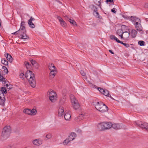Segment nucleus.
<instances>
[{
    "instance_id": "f257e3e1",
    "label": "nucleus",
    "mask_w": 148,
    "mask_h": 148,
    "mask_svg": "<svg viewBox=\"0 0 148 148\" xmlns=\"http://www.w3.org/2000/svg\"><path fill=\"white\" fill-rule=\"evenodd\" d=\"M25 22L22 21L19 29L17 31L12 33V34L16 35L19 34L18 37L21 39H26L29 38V37L27 35L26 30L25 27Z\"/></svg>"
},
{
    "instance_id": "f03ea898",
    "label": "nucleus",
    "mask_w": 148,
    "mask_h": 148,
    "mask_svg": "<svg viewBox=\"0 0 148 148\" xmlns=\"http://www.w3.org/2000/svg\"><path fill=\"white\" fill-rule=\"evenodd\" d=\"M25 76L27 79H29V82L31 86L35 88L36 83L34 73L31 71L28 70L26 71Z\"/></svg>"
},
{
    "instance_id": "7ed1b4c3",
    "label": "nucleus",
    "mask_w": 148,
    "mask_h": 148,
    "mask_svg": "<svg viewBox=\"0 0 148 148\" xmlns=\"http://www.w3.org/2000/svg\"><path fill=\"white\" fill-rule=\"evenodd\" d=\"M11 132V129L10 126H6L3 129L1 137L2 139L5 140L9 136Z\"/></svg>"
},
{
    "instance_id": "20e7f679",
    "label": "nucleus",
    "mask_w": 148,
    "mask_h": 148,
    "mask_svg": "<svg viewBox=\"0 0 148 148\" xmlns=\"http://www.w3.org/2000/svg\"><path fill=\"white\" fill-rule=\"evenodd\" d=\"M70 98L74 108L75 110L79 108L80 107V105L75 96L73 95H70Z\"/></svg>"
},
{
    "instance_id": "39448f33",
    "label": "nucleus",
    "mask_w": 148,
    "mask_h": 148,
    "mask_svg": "<svg viewBox=\"0 0 148 148\" xmlns=\"http://www.w3.org/2000/svg\"><path fill=\"white\" fill-rule=\"evenodd\" d=\"M48 92L49 94L48 95H49V99L53 102L56 98V94L55 92L51 89L49 90Z\"/></svg>"
},
{
    "instance_id": "423d86ee",
    "label": "nucleus",
    "mask_w": 148,
    "mask_h": 148,
    "mask_svg": "<svg viewBox=\"0 0 148 148\" xmlns=\"http://www.w3.org/2000/svg\"><path fill=\"white\" fill-rule=\"evenodd\" d=\"M141 122H135V123L139 126L140 127L142 128L145 129L147 131H148V123L145 122L143 123H141Z\"/></svg>"
},
{
    "instance_id": "0eeeda50",
    "label": "nucleus",
    "mask_w": 148,
    "mask_h": 148,
    "mask_svg": "<svg viewBox=\"0 0 148 148\" xmlns=\"http://www.w3.org/2000/svg\"><path fill=\"white\" fill-rule=\"evenodd\" d=\"M64 117L66 120L69 121L70 120L71 117V114L70 111L69 110L65 111Z\"/></svg>"
},
{
    "instance_id": "6e6552de",
    "label": "nucleus",
    "mask_w": 148,
    "mask_h": 148,
    "mask_svg": "<svg viewBox=\"0 0 148 148\" xmlns=\"http://www.w3.org/2000/svg\"><path fill=\"white\" fill-rule=\"evenodd\" d=\"M64 16L65 18V19L69 21L72 25L73 26H77L76 22L75 21L73 20V19L71 18L70 17H69V16L66 15L65 16L64 15Z\"/></svg>"
},
{
    "instance_id": "1a4fd4ad",
    "label": "nucleus",
    "mask_w": 148,
    "mask_h": 148,
    "mask_svg": "<svg viewBox=\"0 0 148 148\" xmlns=\"http://www.w3.org/2000/svg\"><path fill=\"white\" fill-rule=\"evenodd\" d=\"M127 27L125 25H122L121 26V29H119L117 32V34L119 36L121 34H123L124 32L123 31L124 30V29L126 30L127 29Z\"/></svg>"
},
{
    "instance_id": "9d476101",
    "label": "nucleus",
    "mask_w": 148,
    "mask_h": 148,
    "mask_svg": "<svg viewBox=\"0 0 148 148\" xmlns=\"http://www.w3.org/2000/svg\"><path fill=\"white\" fill-rule=\"evenodd\" d=\"M93 104L95 106V107L97 110H99L101 108V107L103 105H105V104L102 102H97L96 103H95L94 102H93Z\"/></svg>"
},
{
    "instance_id": "9b49d317",
    "label": "nucleus",
    "mask_w": 148,
    "mask_h": 148,
    "mask_svg": "<svg viewBox=\"0 0 148 148\" xmlns=\"http://www.w3.org/2000/svg\"><path fill=\"white\" fill-rule=\"evenodd\" d=\"M34 18L32 16L30 18V19L28 21V23L29 27L32 28H34L35 27V25L32 23V21L35 20Z\"/></svg>"
},
{
    "instance_id": "f8f14e48",
    "label": "nucleus",
    "mask_w": 148,
    "mask_h": 148,
    "mask_svg": "<svg viewBox=\"0 0 148 148\" xmlns=\"http://www.w3.org/2000/svg\"><path fill=\"white\" fill-rule=\"evenodd\" d=\"M130 35V32L127 31H124L123 33L124 40H129Z\"/></svg>"
},
{
    "instance_id": "ddd939ff",
    "label": "nucleus",
    "mask_w": 148,
    "mask_h": 148,
    "mask_svg": "<svg viewBox=\"0 0 148 148\" xmlns=\"http://www.w3.org/2000/svg\"><path fill=\"white\" fill-rule=\"evenodd\" d=\"M101 108L99 111L101 113L105 112L108 110V107L105 104L101 106Z\"/></svg>"
},
{
    "instance_id": "4468645a",
    "label": "nucleus",
    "mask_w": 148,
    "mask_h": 148,
    "mask_svg": "<svg viewBox=\"0 0 148 148\" xmlns=\"http://www.w3.org/2000/svg\"><path fill=\"white\" fill-rule=\"evenodd\" d=\"M42 142L41 140L39 139H37L33 141V143L35 145H39L42 144Z\"/></svg>"
},
{
    "instance_id": "2eb2a0df",
    "label": "nucleus",
    "mask_w": 148,
    "mask_h": 148,
    "mask_svg": "<svg viewBox=\"0 0 148 148\" xmlns=\"http://www.w3.org/2000/svg\"><path fill=\"white\" fill-rule=\"evenodd\" d=\"M76 137V134L74 132H72L70 136H69L68 138L70 141L73 140L75 139V137Z\"/></svg>"
},
{
    "instance_id": "dca6fc26",
    "label": "nucleus",
    "mask_w": 148,
    "mask_h": 148,
    "mask_svg": "<svg viewBox=\"0 0 148 148\" xmlns=\"http://www.w3.org/2000/svg\"><path fill=\"white\" fill-rule=\"evenodd\" d=\"M105 130L111 128L112 124L110 122H104Z\"/></svg>"
},
{
    "instance_id": "f3484780",
    "label": "nucleus",
    "mask_w": 148,
    "mask_h": 148,
    "mask_svg": "<svg viewBox=\"0 0 148 148\" xmlns=\"http://www.w3.org/2000/svg\"><path fill=\"white\" fill-rule=\"evenodd\" d=\"M97 127L99 131L104 130H105V127H104V123H102L100 124H99L97 126Z\"/></svg>"
},
{
    "instance_id": "a211bd4d",
    "label": "nucleus",
    "mask_w": 148,
    "mask_h": 148,
    "mask_svg": "<svg viewBox=\"0 0 148 148\" xmlns=\"http://www.w3.org/2000/svg\"><path fill=\"white\" fill-rule=\"evenodd\" d=\"M131 18H132V19L134 18L136 19V20L134 22L135 23L134 24L135 25H139V23H140V24L141 23V21L140 19L136 16H131Z\"/></svg>"
},
{
    "instance_id": "6ab92c4d",
    "label": "nucleus",
    "mask_w": 148,
    "mask_h": 148,
    "mask_svg": "<svg viewBox=\"0 0 148 148\" xmlns=\"http://www.w3.org/2000/svg\"><path fill=\"white\" fill-rule=\"evenodd\" d=\"M135 27L136 29L137 30L140 32L142 31L141 32V34H143V32L142 31V27L141 26V24L140 23H139V25H135Z\"/></svg>"
},
{
    "instance_id": "aec40b11",
    "label": "nucleus",
    "mask_w": 148,
    "mask_h": 148,
    "mask_svg": "<svg viewBox=\"0 0 148 148\" xmlns=\"http://www.w3.org/2000/svg\"><path fill=\"white\" fill-rule=\"evenodd\" d=\"M64 112V108L62 107L59 108L58 110V115L59 116H61L63 115V113Z\"/></svg>"
},
{
    "instance_id": "412c9836",
    "label": "nucleus",
    "mask_w": 148,
    "mask_h": 148,
    "mask_svg": "<svg viewBox=\"0 0 148 148\" xmlns=\"http://www.w3.org/2000/svg\"><path fill=\"white\" fill-rule=\"evenodd\" d=\"M129 32L130 33H131L132 37V38H135L137 34V31L135 29H132L130 32Z\"/></svg>"
},
{
    "instance_id": "4be33fe9",
    "label": "nucleus",
    "mask_w": 148,
    "mask_h": 148,
    "mask_svg": "<svg viewBox=\"0 0 148 148\" xmlns=\"http://www.w3.org/2000/svg\"><path fill=\"white\" fill-rule=\"evenodd\" d=\"M6 59L9 62H12V61L13 58L12 56L9 54L7 53L6 54Z\"/></svg>"
},
{
    "instance_id": "5701e85b",
    "label": "nucleus",
    "mask_w": 148,
    "mask_h": 148,
    "mask_svg": "<svg viewBox=\"0 0 148 148\" xmlns=\"http://www.w3.org/2000/svg\"><path fill=\"white\" fill-rule=\"evenodd\" d=\"M111 127L115 130H118L121 129V126L119 124H112Z\"/></svg>"
},
{
    "instance_id": "b1692460",
    "label": "nucleus",
    "mask_w": 148,
    "mask_h": 148,
    "mask_svg": "<svg viewBox=\"0 0 148 148\" xmlns=\"http://www.w3.org/2000/svg\"><path fill=\"white\" fill-rule=\"evenodd\" d=\"M48 66L50 70H52V69L56 70L54 65L52 63H49Z\"/></svg>"
},
{
    "instance_id": "393cba45",
    "label": "nucleus",
    "mask_w": 148,
    "mask_h": 148,
    "mask_svg": "<svg viewBox=\"0 0 148 148\" xmlns=\"http://www.w3.org/2000/svg\"><path fill=\"white\" fill-rule=\"evenodd\" d=\"M105 92H103V94L105 95L106 96L108 97H110L112 99H113V98L109 94V91L106 90H105Z\"/></svg>"
},
{
    "instance_id": "a878e982",
    "label": "nucleus",
    "mask_w": 148,
    "mask_h": 148,
    "mask_svg": "<svg viewBox=\"0 0 148 148\" xmlns=\"http://www.w3.org/2000/svg\"><path fill=\"white\" fill-rule=\"evenodd\" d=\"M84 115L83 114H80L78 116L75 118V119L80 121L82 120L84 118Z\"/></svg>"
},
{
    "instance_id": "bb28decb",
    "label": "nucleus",
    "mask_w": 148,
    "mask_h": 148,
    "mask_svg": "<svg viewBox=\"0 0 148 148\" xmlns=\"http://www.w3.org/2000/svg\"><path fill=\"white\" fill-rule=\"evenodd\" d=\"M94 15L97 18L101 19L102 18L101 16H100L98 11H96L95 12H93Z\"/></svg>"
},
{
    "instance_id": "cd10ccee",
    "label": "nucleus",
    "mask_w": 148,
    "mask_h": 148,
    "mask_svg": "<svg viewBox=\"0 0 148 148\" xmlns=\"http://www.w3.org/2000/svg\"><path fill=\"white\" fill-rule=\"evenodd\" d=\"M51 72L49 73L50 75L52 77V78H53L55 75L56 73H54L56 72V70L52 69V70H50Z\"/></svg>"
},
{
    "instance_id": "c85d7f7f",
    "label": "nucleus",
    "mask_w": 148,
    "mask_h": 148,
    "mask_svg": "<svg viewBox=\"0 0 148 148\" xmlns=\"http://www.w3.org/2000/svg\"><path fill=\"white\" fill-rule=\"evenodd\" d=\"M1 62L5 65H8V62L5 58H3L2 59Z\"/></svg>"
},
{
    "instance_id": "c756f323",
    "label": "nucleus",
    "mask_w": 148,
    "mask_h": 148,
    "mask_svg": "<svg viewBox=\"0 0 148 148\" xmlns=\"http://www.w3.org/2000/svg\"><path fill=\"white\" fill-rule=\"evenodd\" d=\"M30 112L31 110L30 109L27 108L23 110V112L24 113L29 115H30Z\"/></svg>"
},
{
    "instance_id": "7c9ffc66",
    "label": "nucleus",
    "mask_w": 148,
    "mask_h": 148,
    "mask_svg": "<svg viewBox=\"0 0 148 148\" xmlns=\"http://www.w3.org/2000/svg\"><path fill=\"white\" fill-rule=\"evenodd\" d=\"M110 38L112 40H115L116 42L118 43L119 42H120V40H119L115 36L112 35L110 36Z\"/></svg>"
},
{
    "instance_id": "2f4dec72",
    "label": "nucleus",
    "mask_w": 148,
    "mask_h": 148,
    "mask_svg": "<svg viewBox=\"0 0 148 148\" xmlns=\"http://www.w3.org/2000/svg\"><path fill=\"white\" fill-rule=\"evenodd\" d=\"M5 98H3V97H0V105L4 106V102Z\"/></svg>"
},
{
    "instance_id": "473e14b6",
    "label": "nucleus",
    "mask_w": 148,
    "mask_h": 148,
    "mask_svg": "<svg viewBox=\"0 0 148 148\" xmlns=\"http://www.w3.org/2000/svg\"><path fill=\"white\" fill-rule=\"evenodd\" d=\"M6 79L4 78L3 76L0 75V81H2L4 82V84H5L6 82Z\"/></svg>"
},
{
    "instance_id": "72a5a7b5",
    "label": "nucleus",
    "mask_w": 148,
    "mask_h": 148,
    "mask_svg": "<svg viewBox=\"0 0 148 148\" xmlns=\"http://www.w3.org/2000/svg\"><path fill=\"white\" fill-rule=\"evenodd\" d=\"M61 25L63 27L66 28L67 27V24L63 20L60 22Z\"/></svg>"
},
{
    "instance_id": "f704fd0d",
    "label": "nucleus",
    "mask_w": 148,
    "mask_h": 148,
    "mask_svg": "<svg viewBox=\"0 0 148 148\" xmlns=\"http://www.w3.org/2000/svg\"><path fill=\"white\" fill-rule=\"evenodd\" d=\"M80 73L81 74V75L84 77V79H86L87 80V77L86 76V73L84 71H83L82 70L81 71H80Z\"/></svg>"
},
{
    "instance_id": "c9c22d12",
    "label": "nucleus",
    "mask_w": 148,
    "mask_h": 148,
    "mask_svg": "<svg viewBox=\"0 0 148 148\" xmlns=\"http://www.w3.org/2000/svg\"><path fill=\"white\" fill-rule=\"evenodd\" d=\"M91 8L92 10H93V12H95L96 11H98V8L93 5H92V6Z\"/></svg>"
},
{
    "instance_id": "e433bc0d",
    "label": "nucleus",
    "mask_w": 148,
    "mask_h": 148,
    "mask_svg": "<svg viewBox=\"0 0 148 148\" xmlns=\"http://www.w3.org/2000/svg\"><path fill=\"white\" fill-rule=\"evenodd\" d=\"M1 90L2 91V93L4 94V93L5 94L7 93V90L5 88L2 87L0 88Z\"/></svg>"
},
{
    "instance_id": "4c0bfd02",
    "label": "nucleus",
    "mask_w": 148,
    "mask_h": 148,
    "mask_svg": "<svg viewBox=\"0 0 148 148\" xmlns=\"http://www.w3.org/2000/svg\"><path fill=\"white\" fill-rule=\"evenodd\" d=\"M30 115H35L37 113L36 110L34 109H33L32 110H31Z\"/></svg>"
},
{
    "instance_id": "58836bf2",
    "label": "nucleus",
    "mask_w": 148,
    "mask_h": 148,
    "mask_svg": "<svg viewBox=\"0 0 148 148\" xmlns=\"http://www.w3.org/2000/svg\"><path fill=\"white\" fill-rule=\"evenodd\" d=\"M2 69H3V71H4V73H8V71L7 67L4 66H2Z\"/></svg>"
},
{
    "instance_id": "ea45409f",
    "label": "nucleus",
    "mask_w": 148,
    "mask_h": 148,
    "mask_svg": "<svg viewBox=\"0 0 148 148\" xmlns=\"http://www.w3.org/2000/svg\"><path fill=\"white\" fill-rule=\"evenodd\" d=\"M24 64L27 69H28L29 67L31 66V65L29 64V62L27 61H25Z\"/></svg>"
},
{
    "instance_id": "a19ab883",
    "label": "nucleus",
    "mask_w": 148,
    "mask_h": 148,
    "mask_svg": "<svg viewBox=\"0 0 148 148\" xmlns=\"http://www.w3.org/2000/svg\"><path fill=\"white\" fill-rule=\"evenodd\" d=\"M145 43V42L142 40H140L138 42V44L141 46L144 45Z\"/></svg>"
},
{
    "instance_id": "79ce46f5",
    "label": "nucleus",
    "mask_w": 148,
    "mask_h": 148,
    "mask_svg": "<svg viewBox=\"0 0 148 148\" xmlns=\"http://www.w3.org/2000/svg\"><path fill=\"white\" fill-rule=\"evenodd\" d=\"M70 142V141L68 139V138L66 139L63 142V144L64 145H66L69 142Z\"/></svg>"
},
{
    "instance_id": "37998d69",
    "label": "nucleus",
    "mask_w": 148,
    "mask_h": 148,
    "mask_svg": "<svg viewBox=\"0 0 148 148\" xmlns=\"http://www.w3.org/2000/svg\"><path fill=\"white\" fill-rule=\"evenodd\" d=\"M98 90L102 94H103V92H105V90L103 89V88H101L98 87Z\"/></svg>"
},
{
    "instance_id": "c03bdc74",
    "label": "nucleus",
    "mask_w": 148,
    "mask_h": 148,
    "mask_svg": "<svg viewBox=\"0 0 148 148\" xmlns=\"http://www.w3.org/2000/svg\"><path fill=\"white\" fill-rule=\"evenodd\" d=\"M52 136V135L51 134H48L46 135V137L47 138L49 139Z\"/></svg>"
},
{
    "instance_id": "a18cd8bd",
    "label": "nucleus",
    "mask_w": 148,
    "mask_h": 148,
    "mask_svg": "<svg viewBox=\"0 0 148 148\" xmlns=\"http://www.w3.org/2000/svg\"><path fill=\"white\" fill-rule=\"evenodd\" d=\"M0 97H3V98H5L4 94L2 93V91L0 90Z\"/></svg>"
},
{
    "instance_id": "49530a36",
    "label": "nucleus",
    "mask_w": 148,
    "mask_h": 148,
    "mask_svg": "<svg viewBox=\"0 0 148 148\" xmlns=\"http://www.w3.org/2000/svg\"><path fill=\"white\" fill-rule=\"evenodd\" d=\"M33 66L36 69H38L39 67V65L38 64L37 62L36 63H35V64L33 65Z\"/></svg>"
},
{
    "instance_id": "de8ad7c7",
    "label": "nucleus",
    "mask_w": 148,
    "mask_h": 148,
    "mask_svg": "<svg viewBox=\"0 0 148 148\" xmlns=\"http://www.w3.org/2000/svg\"><path fill=\"white\" fill-rule=\"evenodd\" d=\"M31 62L33 66L35 64V63H37V62L36 61L33 60H31Z\"/></svg>"
},
{
    "instance_id": "09e8293b",
    "label": "nucleus",
    "mask_w": 148,
    "mask_h": 148,
    "mask_svg": "<svg viewBox=\"0 0 148 148\" xmlns=\"http://www.w3.org/2000/svg\"><path fill=\"white\" fill-rule=\"evenodd\" d=\"M57 18L58 20H59L60 22L61 21H62V20H63V19H62V18L60 16H57Z\"/></svg>"
},
{
    "instance_id": "8fccbe9b",
    "label": "nucleus",
    "mask_w": 148,
    "mask_h": 148,
    "mask_svg": "<svg viewBox=\"0 0 148 148\" xmlns=\"http://www.w3.org/2000/svg\"><path fill=\"white\" fill-rule=\"evenodd\" d=\"M123 45L126 47H130V45L127 43H124L123 44Z\"/></svg>"
},
{
    "instance_id": "3c124183",
    "label": "nucleus",
    "mask_w": 148,
    "mask_h": 148,
    "mask_svg": "<svg viewBox=\"0 0 148 148\" xmlns=\"http://www.w3.org/2000/svg\"><path fill=\"white\" fill-rule=\"evenodd\" d=\"M101 0H99V1H98V4H97V5L99 6L100 8H101Z\"/></svg>"
},
{
    "instance_id": "603ef678",
    "label": "nucleus",
    "mask_w": 148,
    "mask_h": 148,
    "mask_svg": "<svg viewBox=\"0 0 148 148\" xmlns=\"http://www.w3.org/2000/svg\"><path fill=\"white\" fill-rule=\"evenodd\" d=\"M111 12L114 13H115L116 11L115 10V8H113L111 10Z\"/></svg>"
},
{
    "instance_id": "864d4df0",
    "label": "nucleus",
    "mask_w": 148,
    "mask_h": 148,
    "mask_svg": "<svg viewBox=\"0 0 148 148\" xmlns=\"http://www.w3.org/2000/svg\"><path fill=\"white\" fill-rule=\"evenodd\" d=\"M6 148H16V147L14 146H10L9 145Z\"/></svg>"
},
{
    "instance_id": "5fc2aeb1",
    "label": "nucleus",
    "mask_w": 148,
    "mask_h": 148,
    "mask_svg": "<svg viewBox=\"0 0 148 148\" xmlns=\"http://www.w3.org/2000/svg\"><path fill=\"white\" fill-rule=\"evenodd\" d=\"M114 1V0H106V2L107 3H108L109 2L112 3V2Z\"/></svg>"
},
{
    "instance_id": "6e6d98bb",
    "label": "nucleus",
    "mask_w": 148,
    "mask_h": 148,
    "mask_svg": "<svg viewBox=\"0 0 148 148\" xmlns=\"http://www.w3.org/2000/svg\"><path fill=\"white\" fill-rule=\"evenodd\" d=\"M24 75V73H20V74L19 75L20 77L21 78H22Z\"/></svg>"
},
{
    "instance_id": "4d7b16f0",
    "label": "nucleus",
    "mask_w": 148,
    "mask_h": 148,
    "mask_svg": "<svg viewBox=\"0 0 148 148\" xmlns=\"http://www.w3.org/2000/svg\"><path fill=\"white\" fill-rule=\"evenodd\" d=\"M130 19L132 22H133L134 23L135 22L136 20V19H135V18L134 19V18H133V19H132V18H131V17H130Z\"/></svg>"
},
{
    "instance_id": "13d9d810",
    "label": "nucleus",
    "mask_w": 148,
    "mask_h": 148,
    "mask_svg": "<svg viewBox=\"0 0 148 148\" xmlns=\"http://www.w3.org/2000/svg\"><path fill=\"white\" fill-rule=\"evenodd\" d=\"M77 132H78V133H82V130H80V129H78V130H77Z\"/></svg>"
},
{
    "instance_id": "bf43d9fd",
    "label": "nucleus",
    "mask_w": 148,
    "mask_h": 148,
    "mask_svg": "<svg viewBox=\"0 0 148 148\" xmlns=\"http://www.w3.org/2000/svg\"><path fill=\"white\" fill-rule=\"evenodd\" d=\"M119 36L121 37V39H124V36L123 35V34H121Z\"/></svg>"
},
{
    "instance_id": "052dcab7",
    "label": "nucleus",
    "mask_w": 148,
    "mask_h": 148,
    "mask_svg": "<svg viewBox=\"0 0 148 148\" xmlns=\"http://www.w3.org/2000/svg\"><path fill=\"white\" fill-rule=\"evenodd\" d=\"M123 17L125 18H127V19H130V17H129V16H127V17H126L125 16V15H123Z\"/></svg>"
},
{
    "instance_id": "680f3d73",
    "label": "nucleus",
    "mask_w": 148,
    "mask_h": 148,
    "mask_svg": "<svg viewBox=\"0 0 148 148\" xmlns=\"http://www.w3.org/2000/svg\"><path fill=\"white\" fill-rule=\"evenodd\" d=\"M145 7L146 8H148V3H146L145 4Z\"/></svg>"
},
{
    "instance_id": "e2e57ef3",
    "label": "nucleus",
    "mask_w": 148,
    "mask_h": 148,
    "mask_svg": "<svg viewBox=\"0 0 148 148\" xmlns=\"http://www.w3.org/2000/svg\"><path fill=\"white\" fill-rule=\"evenodd\" d=\"M109 51L112 54H114V53L111 50H109Z\"/></svg>"
},
{
    "instance_id": "0e129e2a",
    "label": "nucleus",
    "mask_w": 148,
    "mask_h": 148,
    "mask_svg": "<svg viewBox=\"0 0 148 148\" xmlns=\"http://www.w3.org/2000/svg\"><path fill=\"white\" fill-rule=\"evenodd\" d=\"M55 1H57V2H58V3H59L60 4H62V3L60 1H59L58 0H55Z\"/></svg>"
},
{
    "instance_id": "69168bd1",
    "label": "nucleus",
    "mask_w": 148,
    "mask_h": 148,
    "mask_svg": "<svg viewBox=\"0 0 148 148\" xmlns=\"http://www.w3.org/2000/svg\"><path fill=\"white\" fill-rule=\"evenodd\" d=\"M118 43H120L121 44H122L123 45V44L124 43L123 42H122L120 40V42H119Z\"/></svg>"
},
{
    "instance_id": "338daca9",
    "label": "nucleus",
    "mask_w": 148,
    "mask_h": 148,
    "mask_svg": "<svg viewBox=\"0 0 148 148\" xmlns=\"http://www.w3.org/2000/svg\"><path fill=\"white\" fill-rule=\"evenodd\" d=\"M10 86H11L10 85L9 87H7V89H8L9 90L10 89L12 88L11 87H10Z\"/></svg>"
},
{
    "instance_id": "774afa93",
    "label": "nucleus",
    "mask_w": 148,
    "mask_h": 148,
    "mask_svg": "<svg viewBox=\"0 0 148 148\" xmlns=\"http://www.w3.org/2000/svg\"><path fill=\"white\" fill-rule=\"evenodd\" d=\"M6 87L7 88V87H9V85H8V84H6Z\"/></svg>"
}]
</instances>
